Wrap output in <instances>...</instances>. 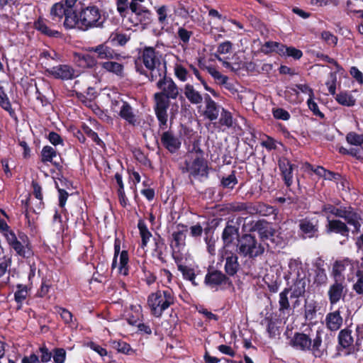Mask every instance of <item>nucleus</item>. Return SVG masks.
Wrapping results in <instances>:
<instances>
[{
    "label": "nucleus",
    "mask_w": 363,
    "mask_h": 363,
    "mask_svg": "<svg viewBox=\"0 0 363 363\" xmlns=\"http://www.w3.org/2000/svg\"><path fill=\"white\" fill-rule=\"evenodd\" d=\"M157 79L156 86L160 91L154 94V111L158 121L159 129L166 130L168 128L167 110L170 106V99H176L179 96V87L172 78L167 76V70L164 69Z\"/></svg>",
    "instance_id": "1"
},
{
    "label": "nucleus",
    "mask_w": 363,
    "mask_h": 363,
    "mask_svg": "<svg viewBox=\"0 0 363 363\" xmlns=\"http://www.w3.org/2000/svg\"><path fill=\"white\" fill-rule=\"evenodd\" d=\"M72 17L67 16L63 22L65 30L77 29L87 31L93 28H102L106 21L104 13L97 6L90 4L82 6L79 11L72 13Z\"/></svg>",
    "instance_id": "2"
},
{
    "label": "nucleus",
    "mask_w": 363,
    "mask_h": 363,
    "mask_svg": "<svg viewBox=\"0 0 363 363\" xmlns=\"http://www.w3.org/2000/svg\"><path fill=\"white\" fill-rule=\"evenodd\" d=\"M139 59L150 72L145 70L140 71L138 69L137 71L146 76L150 82L157 81L164 69L167 70V62L162 54L153 47H144L139 52Z\"/></svg>",
    "instance_id": "3"
},
{
    "label": "nucleus",
    "mask_w": 363,
    "mask_h": 363,
    "mask_svg": "<svg viewBox=\"0 0 363 363\" xmlns=\"http://www.w3.org/2000/svg\"><path fill=\"white\" fill-rule=\"evenodd\" d=\"M0 232L17 255L26 259L33 256L32 245L26 233L19 232L17 237L4 219H0Z\"/></svg>",
    "instance_id": "4"
},
{
    "label": "nucleus",
    "mask_w": 363,
    "mask_h": 363,
    "mask_svg": "<svg viewBox=\"0 0 363 363\" xmlns=\"http://www.w3.org/2000/svg\"><path fill=\"white\" fill-rule=\"evenodd\" d=\"M289 344L296 350L311 352L315 357L320 358L326 353V349L323 347L321 330H317L313 339L310 334L296 332Z\"/></svg>",
    "instance_id": "5"
},
{
    "label": "nucleus",
    "mask_w": 363,
    "mask_h": 363,
    "mask_svg": "<svg viewBox=\"0 0 363 363\" xmlns=\"http://www.w3.org/2000/svg\"><path fill=\"white\" fill-rule=\"evenodd\" d=\"M176 296L170 288L164 290H157L150 294L147 297V305L150 307L151 314L160 318L164 311L171 306L174 305Z\"/></svg>",
    "instance_id": "6"
},
{
    "label": "nucleus",
    "mask_w": 363,
    "mask_h": 363,
    "mask_svg": "<svg viewBox=\"0 0 363 363\" xmlns=\"http://www.w3.org/2000/svg\"><path fill=\"white\" fill-rule=\"evenodd\" d=\"M264 250V245L251 233H244L238 240L237 252L244 257L255 259L262 255Z\"/></svg>",
    "instance_id": "7"
},
{
    "label": "nucleus",
    "mask_w": 363,
    "mask_h": 363,
    "mask_svg": "<svg viewBox=\"0 0 363 363\" xmlns=\"http://www.w3.org/2000/svg\"><path fill=\"white\" fill-rule=\"evenodd\" d=\"M203 284L213 291H225L233 286L231 279L218 269H208L205 275Z\"/></svg>",
    "instance_id": "8"
},
{
    "label": "nucleus",
    "mask_w": 363,
    "mask_h": 363,
    "mask_svg": "<svg viewBox=\"0 0 363 363\" xmlns=\"http://www.w3.org/2000/svg\"><path fill=\"white\" fill-rule=\"evenodd\" d=\"M245 218L242 216H238L235 218L229 219L222 232L221 238L225 247H229L234 243L235 240L238 241L240 235V226Z\"/></svg>",
    "instance_id": "9"
},
{
    "label": "nucleus",
    "mask_w": 363,
    "mask_h": 363,
    "mask_svg": "<svg viewBox=\"0 0 363 363\" xmlns=\"http://www.w3.org/2000/svg\"><path fill=\"white\" fill-rule=\"evenodd\" d=\"M347 293V286L345 281V277L342 280L334 279L328 290L327 295L328 297L330 308L333 307L341 300L345 301Z\"/></svg>",
    "instance_id": "10"
},
{
    "label": "nucleus",
    "mask_w": 363,
    "mask_h": 363,
    "mask_svg": "<svg viewBox=\"0 0 363 363\" xmlns=\"http://www.w3.org/2000/svg\"><path fill=\"white\" fill-rule=\"evenodd\" d=\"M289 267L291 270L295 271L297 269V276L296 279L293 284L291 288V298H299L303 296L306 293V287L307 285L308 280L306 276L303 274L302 277L299 274V269H301V263H298L297 261L294 260L293 262H290Z\"/></svg>",
    "instance_id": "11"
},
{
    "label": "nucleus",
    "mask_w": 363,
    "mask_h": 363,
    "mask_svg": "<svg viewBox=\"0 0 363 363\" xmlns=\"http://www.w3.org/2000/svg\"><path fill=\"white\" fill-rule=\"evenodd\" d=\"M121 250V240L116 238L114 241V255L111 264V269H113L117 267L118 257L120 255V261L118 266V272L120 274L127 276L129 272V256L128 250Z\"/></svg>",
    "instance_id": "12"
},
{
    "label": "nucleus",
    "mask_w": 363,
    "mask_h": 363,
    "mask_svg": "<svg viewBox=\"0 0 363 363\" xmlns=\"http://www.w3.org/2000/svg\"><path fill=\"white\" fill-rule=\"evenodd\" d=\"M51 25L52 23L49 20L42 16H39L33 22V28L40 35L47 38L57 39L63 38V33L57 30L52 28Z\"/></svg>",
    "instance_id": "13"
},
{
    "label": "nucleus",
    "mask_w": 363,
    "mask_h": 363,
    "mask_svg": "<svg viewBox=\"0 0 363 363\" xmlns=\"http://www.w3.org/2000/svg\"><path fill=\"white\" fill-rule=\"evenodd\" d=\"M108 43V41H106L96 46L91 47L89 48V51L94 52L99 60H106V61L109 60H122L125 58L121 53L110 47Z\"/></svg>",
    "instance_id": "14"
},
{
    "label": "nucleus",
    "mask_w": 363,
    "mask_h": 363,
    "mask_svg": "<svg viewBox=\"0 0 363 363\" xmlns=\"http://www.w3.org/2000/svg\"><path fill=\"white\" fill-rule=\"evenodd\" d=\"M278 167L284 184L288 188L291 187L293 184V171L297 169L298 166L283 156L278 160Z\"/></svg>",
    "instance_id": "15"
},
{
    "label": "nucleus",
    "mask_w": 363,
    "mask_h": 363,
    "mask_svg": "<svg viewBox=\"0 0 363 363\" xmlns=\"http://www.w3.org/2000/svg\"><path fill=\"white\" fill-rule=\"evenodd\" d=\"M298 228L304 238H313L318 235L319 220L315 218L299 220Z\"/></svg>",
    "instance_id": "16"
},
{
    "label": "nucleus",
    "mask_w": 363,
    "mask_h": 363,
    "mask_svg": "<svg viewBox=\"0 0 363 363\" xmlns=\"http://www.w3.org/2000/svg\"><path fill=\"white\" fill-rule=\"evenodd\" d=\"M177 230L172 234V242L170 247L172 251L179 252L186 245V233L188 231V226L183 223L177 225Z\"/></svg>",
    "instance_id": "17"
},
{
    "label": "nucleus",
    "mask_w": 363,
    "mask_h": 363,
    "mask_svg": "<svg viewBox=\"0 0 363 363\" xmlns=\"http://www.w3.org/2000/svg\"><path fill=\"white\" fill-rule=\"evenodd\" d=\"M250 232H257L262 242H266L273 236L275 229L272 224L264 219L257 220L250 228Z\"/></svg>",
    "instance_id": "18"
},
{
    "label": "nucleus",
    "mask_w": 363,
    "mask_h": 363,
    "mask_svg": "<svg viewBox=\"0 0 363 363\" xmlns=\"http://www.w3.org/2000/svg\"><path fill=\"white\" fill-rule=\"evenodd\" d=\"M45 74L57 79L69 80L74 77V69L68 65H60L46 69Z\"/></svg>",
    "instance_id": "19"
},
{
    "label": "nucleus",
    "mask_w": 363,
    "mask_h": 363,
    "mask_svg": "<svg viewBox=\"0 0 363 363\" xmlns=\"http://www.w3.org/2000/svg\"><path fill=\"white\" fill-rule=\"evenodd\" d=\"M162 145L170 153L177 152L181 147V141L171 130L164 131L160 135Z\"/></svg>",
    "instance_id": "20"
},
{
    "label": "nucleus",
    "mask_w": 363,
    "mask_h": 363,
    "mask_svg": "<svg viewBox=\"0 0 363 363\" xmlns=\"http://www.w3.org/2000/svg\"><path fill=\"white\" fill-rule=\"evenodd\" d=\"M326 234H339L343 237H348L350 233V228L346 222H343L340 219H330L327 216V224L325 227Z\"/></svg>",
    "instance_id": "21"
},
{
    "label": "nucleus",
    "mask_w": 363,
    "mask_h": 363,
    "mask_svg": "<svg viewBox=\"0 0 363 363\" xmlns=\"http://www.w3.org/2000/svg\"><path fill=\"white\" fill-rule=\"evenodd\" d=\"M118 116L130 125L135 126L140 124L138 116L135 113L134 108L126 101H121Z\"/></svg>",
    "instance_id": "22"
},
{
    "label": "nucleus",
    "mask_w": 363,
    "mask_h": 363,
    "mask_svg": "<svg viewBox=\"0 0 363 363\" xmlns=\"http://www.w3.org/2000/svg\"><path fill=\"white\" fill-rule=\"evenodd\" d=\"M191 175L193 177H198L208 178L209 168L208 162L203 157H196L192 162H191Z\"/></svg>",
    "instance_id": "23"
},
{
    "label": "nucleus",
    "mask_w": 363,
    "mask_h": 363,
    "mask_svg": "<svg viewBox=\"0 0 363 363\" xmlns=\"http://www.w3.org/2000/svg\"><path fill=\"white\" fill-rule=\"evenodd\" d=\"M153 241L154 248L152 249V255L155 256L162 263H167L165 257L167 246L164 239L159 233H155Z\"/></svg>",
    "instance_id": "24"
},
{
    "label": "nucleus",
    "mask_w": 363,
    "mask_h": 363,
    "mask_svg": "<svg viewBox=\"0 0 363 363\" xmlns=\"http://www.w3.org/2000/svg\"><path fill=\"white\" fill-rule=\"evenodd\" d=\"M203 98L206 104L203 116L211 121L216 120L219 116L220 106L208 94Z\"/></svg>",
    "instance_id": "25"
},
{
    "label": "nucleus",
    "mask_w": 363,
    "mask_h": 363,
    "mask_svg": "<svg viewBox=\"0 0 363 363\" xmlns=\"http://www.w3.org/2000/svg\"><path fill=\"white\" fill-rule=\"evenodd\" d=\"M225 255V264L224 266L225 274L227 276L233 277L240 269L238 257L232 252H226Z\"/></svg>",
    "instance_id": "26"
},
{
    "label": "nucleus",
    "mask_w": 363,
    "mask_h": 363,
    "mask_svg": "<svg viewBox=\"0 0 363 363\" xmlns=\"http://www.w3.org/2000/svg\"><path fill=\"white\" fill-rule=\"evenodd\" d=\"M121 60H109L99 63L100 67L105 71L114 74L118 77H123L124 72V65Z\"/></svg>",
    "instance_id": "27"
},
{
    "label": "nucleus",
    "mask_w": 363,
    "mask_h": 363,
    "mask_svg": "<svg viewBox=\"0 0 363 363\" xmlns=\"http://www.w3.org/2000/svg\"><path fill=\"white\" fill-rule=\"evenodd\" d=\"M75 11L74 9H67L65 6L64 1H61L60 2L54 4L50 9V16L52 20H55L56 18L59 19H62L65 17V20H66L67 16H71L72 13H74Z\"/></svg>",
    "instance_id": "28"
},
{
    "label": "nucleus",
    "mask_w": 363,
    "mask_h": 363,
    "mask_svg": "<svg viewBox=\"0 0 363 363\" xmlns=\"http://www.w3.org/2000/svg\"><path fill=\"white\" fill-rule=\"evenodd\" d=\"M343 219L347 223V225L348 224L353 226L354 229L352 233H358L360 232L361 216L353 207L349 206V211Z\"/></svg>",
    "instance_id": "29"
},
{
    "label": "nucleus",
    "mask_w": 363,
    "mask_h": 363,
    "mask_svg": "<svg viewBox=\"0 0 363 363\" xmlns=\"http://www.w3.org/2000/svg\"><path fill=\"white\" fill-rule=\"evenodd\" d=\"M57 154V152L55 148L49 145H45L41 150V161L43 163H52L57 170L60 171L63 167L62 165L59 162L53 161Z\"/></svg>",
    "instance_id": "30"
},
{
    "label": "nucleus",
    "mask_w": 363,
    "mask_h": 363,
    "mask_svg": "<svg viewBox=\"0 0 363 363\" xmlns=\"http://www.w3.org/2000/svg\"><path fill=\"white\" fill-rule=\"evenodd\" d=\"M343 319L340 315L339 310L328 313L325 317V324L327 328L331 331H336L340 328L342 325Z\"/></svg>",
    "instance_id": "31"
},
{
    "label": "nucleus",
    "mask_w": 363,
    "mask_h": 363,
    "mask_svg": "<svg viewBox=\"0 0 363 363\" xmlns=\"http://www.w3.org/2000/svg\"><path fill=\"white\" fill-rule=\"evenodd\" d=\"M349 211V206L336 207L335 205L330 203H323L322 206L320 213L331 214L337 218H344Z\"/></svg>",
    "instance_id": "32"
},
{
    "label": "nucleus",
    "mask_w": 363,
    "mask_h": 363,
    "mask_svg": "<svg viewBox=\"0 0 363 363\" xmlns=\"http://www.w3.org/2000/svg\"><path fill=\"white\" fill-rule=\"evenodd\" d=\"M131 12L135 14L136 21L134 24L135 26L138 24L147 26L152 21V13L145 6L140 7L136 11Z\"/></svg>",
    "instance_id": "33"
},
{
    "label": "nucleus",
    "mask_w": 363,
    "mask_h": 363,
    "mask_svg": "<svg viewBox=\"0 0 363 363\" xmlns=\"http://www.w3.org/2000/svg\"><path fill=\"white\" fill-rule=\"evenodd\" d=\"M184 94L192 104H201L203 101L202 95L196 91L191 84H186L184 87Z\"/></svg>",
    "instance_id": "34"
},
{
    "label": "nucleus",
    "mask_w": 363,
    "mask_h": 363,
    "mask_svg": "<svg viewBox=\"0 0 363 363\" xmlns=\"http://www.w3.org/2000/svg\"><path fill=\"white\" fill-rule=\"evenodd\" d=\"M0 107L7 111L10 117L17 120V115L12 108L11 103L5 91L4 88L0 85Z\"/></svg>",
    "instance_id": "35"
},
{
    "label": "nucleus",
    "mask_w": 363,
    "mask_h": 363,
    "mask_svg": "<svg viewBox=\"0 0 363 363\" xmlns=\"http://www.w3.org/2000/svg\"><path fill=\"white\" fill-rule=\"evenodd\" d=\"M265 244L267 245L269 249L280 250L285 247L287 245V240L281 236V233H277L275 230L273 233V236L270 237Z\"/></svg>",
    "instance_id": "36"
},
{
    "label": "nucleus",
    "mask_w": 363,
    "mask_h": 363,
    "mask_svg": "<svg viewBox=\"0 0 363 363\" xmlns=\"http://www.w3.org/2000/svg\"><path fill=\"white\" fill-rule=\"evenodd\" d=\"M351 264V261L349 259L335 261L333 266V270L331 273L333 279L342 280V278L345 277L342 275V272L346 269L347 266Z\"/></svg>",
    "instance_id": "37"
},
{
    "label": "nucleus",
    "mask_w": 363,
    "mask_h": 363,
    "mask_svg": "<svg viewBox=\"0 0 363 363\" xmlns=\"http://www.w3.org/2000/svg\"><path fill=\"white\" fill-rule=\"evenodd\" d=\"M30 289L26 285L22 284H16V291L14 293V300L18 305V309L21 308L23 301L28 296V291Z\"/></svg>",
    "instance_id": "38"
},
{
    "label": "nucleus",
    "mask_w": 363,
    "mask_h": 363,
    "mask_svg": "<svg viewBox=\"0 0 363 363\" xmlns=\"http://www.w3.org/2000/svg\"><path fill=\"white\" fill-rule=\"evenodd\" d=\"M138 228L141 238V247L143 248L147 247L150 238L152 236L151 232L148 230L147 226L143 219H139L138 222Z\"/></svg>",
    "instance_id": "39"
},
{
    "label": "nucleus",
    "mask_w": 363,
    "mask_h": 363,
    "mask_svg": "<svg viewBox=\"0 0 363 363\" xmlns=\"http://www.w3.org/2000/svg\"><path fill=\"white\" fill-rule=\"evenodd\" d=\"M56 311L60 315L61 318L66 325H68L70 328H77V320L76 318H73V315L69 311L62 307H57Z\"/></svg>",
    "instance_id": "40"
},
{
    "label": "nucleus",
    "mask_w": 363,
    "mask_h": 363,
    "mask_svg": "<svg viewBox=\"0 0 363 363\" xmlns=\"http://www.w3.org/2000/svg\"><path fill=\"white\" fill-rule=\"evenodd\" d=\"M238 179L236 177V171L233 170L231 173L225 177H222L220 181V186L224 189L233 190L238 184Z\"/></svg>",
    "instance_id": "41"
},
{
    "label": "nucleus",
    "mask_w": 363,
    "mask_h": 363,
    "mask_svg": "<svg viewBox=\"0 0 363 363\" xmlns=\"http://www.w3.org/2000/svg\"><path fill=\"white\" fill-rule=\"evenodd\" d=\"M352 331L349 329H342L338 334V344L343 349L348 348L353 343Z\"/></svg>",
    "instance_id": "42"
},
{
    "label": "nucleus",
    "mask_w": 363,
    "mask_h": 363,
    "mask_svg": "<svg viewBox=\"0 0 363 363\" xmlns=\"http://www.w3.org/2000/svg\"><path fill=\"white\" fill-rule=\"evenodd\" d=\"M335 100L339 104L347 107L353 106L356 103V99L347 91H340L336 94Z\"/></svg>",
    "instance_id": "43"
},
{
    "label": "nucleus",
    "mask_w": 363,
    "mask_h": 363,
    "mask_svg": "<svg viewBox=\"0 0 363 363\" xmlns=\"http://www.w3.org/2000/svg\"><path fill=\"white\" fill-rule=\"evenodd\" d=\"M178 270L182 273L184 279L191 281L195 286L199 285V284L196 282V274L193 268L186 265L180 264L178 265Z\"/></svg>",
    "instance_id": "44"
},
{
    "label": "nucleus",
    "mask_w": 363,
    "mask_h": 363,
    "mask_svg": "<svg viewBox=\"0 0 363 363\" xmlns=\"http://www.w3.org/2000/svg\"><path fill=\"white\" fill-rule=\"evenodd\" d=\"M258 216L268 217L270 216H276L278 213V208L275 206L269 205L264 202L259 201Z\"/></svg>",
    "instance_id": "45"
},
{
    "label": "nucleus",
    "mask_w": 363,
    "mask_h": 363,
    "mask_svg": "<svg viewBox=\"0 0 363 363\" xmlns=\"http://www.w3.org/2000/svg\"><path fill=\"white\" fill-rule=\"evenodd\" d=\"M208 74L214 79L216 83L219 85H225L228 81L226 75L222 74L217 69L212 66L206 67Z\"/></svg>",
    "instance_id": "46"
},
{
    "label": "nucleus",
    "mask_w": 363,
    "mask_h": 363,
    "mask_svg": "<svg viewBox=\"0 0 363 363\" xmlns=\"http://www.w3.org/2000/svg\"><path fill=\"white\" fill-rule=\"evenodd\" d=\"M291 288H285L280 294H279V311L284 312L285 311L290 309V303L288 298V295L291 291Z\"/></svg>",
    "instance_id": "47"
},
{
    "label": "nucleus",
    "mask_w": 363,
    "mask_h": 363,
    "mask_svg": "<svg viewBox=\"0 0 363 363\" xmlns=\"http://www.w3.org/2000/svg\"><path fill=\"white\" fill-rule=\"evenodd\" d=\"M130 40V37L125 33H112L108 38V42L113 45L123 46Z\"/></svg>",
    "instance_id": "48"
},
{
    "label": "nucleus",
    "mask_w": 363,
    "mask_h": 363,
    "mask_svg": "<svg viewBox=\"0 0 363 363\" xmlns=\"http://www.w3.org/2000/svg\"><path fill=\"white\" fill-rule=\"evenodd\" d=\"M82 129L89 138H90L97 145L103 147L105 146L104 142L99 137L97 133L94 131L88 125L84 123Z\"/></svg>",
    "instance_id": "49"
},
{
    "label": "nucleus",
    "mask_w": 363,
    "mask_h": 363,
    "mask_svg": "<svg viewBox=\"0 0 363 363\" xmlns=\"http://www.w3.org/2000/svg\"><path fill=\"white\" fill-rule=\"evenodd\" d=\"M283 97L290 104H298L299 101V92L294 87L287 86L284 91Z\"/></svg>",
    "instance_id": "50"
},
{
    "label": "nucleus",
    "mask_w": 363,
    "mask_h": 363,
    "mask_svg": "<svg viewBox=\"0 0 363 363\" xmlns=\"http://www.w3.org/2000/svg\"><path fill=\"white\" fill-rule=\"evenodd\" d=\"M219 123L223 126L231 128L233 125V118L232 113L224 108H221Z\"/></svg>",
    "instance_id": "51"
},
{
    "label": "nucleus",
    "mask_w": 363,
    "mask_h": 363,
    "mask_svg": "<svg viewBox=\"0 0 363 363\" xmlns=\"http://www.w3.org/2000/svg\"><path fill=\"white\" fill-rule=\"evenodd\" d=\"M304 308L306 320L311 321L316 318L317 306L315 303H306Z\"/></svg>",
    "instance_id": "52"
},
{
    "label": "nucleus",
    "mask_w": 363,
    "mask_h": 363,
    "mask_svg": "<svg viewBox=\"0 0 363 363\" xmlns=\"http://www.w3.org/2000/svg\"><path fill=\"white\" fill-rule=\"evenodd\" d=\"M79 60L84 63V67L90 69L94 68L98 64L97 58L88 53L80 55Z\"/></svg>",
    "instance_id": "53"
},
{
    "label": "nucleus",
    "mask_w": 363,
    "mask_h": 363,
    "mask_svg": "<svg viewBox=\"0 0 363 363\" xmlns=\"http://www.w3.org/2000/svg\"><path fill=\"white\" fill-rule=\"evenodd\" d=\"M88 346L94 352L98 353L101 357H108V362L111 360L112 356L111 352H108L106 348L101 347V345L94 342H90L88 343Z\"/></svg>",
    "instance_id": "54"
},
{
    "label": "nucleus",
    "mask_w": 363,
    "mask_h": 363,
    "mask_svg": "<svg viewBox=\"0 0 363 363\" xmlns=\"http://www.w3.org/2000/svg\"><path fill=\"white\" fill-rule=\"evenodd\" d=\"M347 142L352 145H361L363 144V135L354 132H350L346 136Z\"/></svg>",
    "instance_id": "55"
},
{
    "label": "nucleus",
    "mask_w": 363,
    "mask_h": 363,
    "mask_svg": "<svg viewBox=\"0 0 363 363\" xmlns=\"http://www.w3.org/2000/svg\"><path fill=\"white\" fill-rule=\"evenodd\" d=\"M266 140H262L260 145L264 147L267 151L275 150L277 149L278 142L272 137L264 135Z\"/></svg>",
    "instance_id": "56"
},
{
    "label": "nucleus",
    "mask_w": 363,
    "mask_h": 363,
    "mask_svg": "<svg viewBox=\"0 0 363 363\" xmlns=\"http://www.w3.org/2000/svg\"><path fill=\"white\" fill-rule=\"evenodd\" d=\"M272 115L275 119L288 121L291 118V115L283 108H272Z\"/></svg>",
    "instance_id": "57"
},
{
    "label": "nucleus",
    "mask_w": 363,
    "mask_h": 363,
    "mask_svg": "<svg viewBox=\"0 0 363 363\" xmlns=\"http://www.w3.org/2000/svg\"><path fill=\"white\" fill-rule=\"evenodd\" d=\"M32 187L33 189V195L35 197L39 200V206L38 209H41L43 206V193H42V188L40 184L38 182L33 181L32 182Z\"/></svg>",
    "instance_id": "58"
},
{
    "label": "nucleus",
    "mask_w": 363,
    "mask_h": 363,
    "mask_svg": "<svg viewBox=\"0 0 363 363\" xmlns=\"http://www.w3.org/2000/svg\"><path fill=\"white\" fill-rule=\"evenodd\" d=\"M55 363H64L66 359V351L63 348H54L52 350Z\"/></svg>",
    "instance_id": "59"
},
{
    "label": "nucleus",
    "mask_w": 363,
    "mask_h": 363,
    "mask_svg": "<svg viewBox=\"0 0 363 363\" xmlns=\"http://www.w3.org/2000/svg\"><path fill=\"white\" fill-rule=\"evenodd\" d=\"M321 39L329 45H333V46H336L338 41L337 37L328 30H324L321 33Z\"/></svg>",
    "instance_id": "60"
},
{
    "label": "nucleus",
    "mask_w": 363,
    "mask_h": 363,
    "mask_svg": "<svg viewBox=\"0 0 363 363\" xmlns=\"http://www.w3.org/2000/svg\"><path fill=\"white\" fill-rule=\"evenodd\" d=\"M113 347L116 349L119 352L129 354L130 351H133L130 345L124 341H115L113 342Z\"/></svg>",
    "instance_id": "61"
},
{
    "label": "nucleus",
    "mask_w": 363,
    "mask_h": 363,
    "mask_svg": "<svg viewBox=\"0 0 363 363\" xmlns=\"http://www.w3.org/2000/svg\"><path fill=\"white\" fill-rule=\"evenodd\" d=\"M174 74L180 81L186 82L188 71L183 65L177 64L174 67Z\"/></svg>",
    "instance_id": "62"
},
{
    "label": "nucleus",
    "mask_w": 363,
    "mask_h": 363,
    "mask_svg": "<svg viewBox=\"0 0 363 363\" xmlns=\"http://www.w3.org/2000/svg\"><path fill=\"white\" fill-rule=\"evenodd\" d=\"M357 340L355 342V348L357 351H363V324L358 325L356 329Z\"/></svg>",
    "instance_id": "63"
},
{
    "label": "nucleus",
    "mask_w": 363,
    "mask_h": 363,
    "mask_svg": "<svg viewBox=\"0 0 363 363\" xmlns=\"http://www.w3.org/2000/svg\"><path fill=\"white\" fill-rule=\"evenodd\" d=\"M357 280L353 285V289L359 295L363 296V272L358 270L357 272Z\"/></svg>",
    "instance_id": "64"
}]
</instances>
